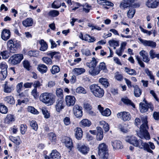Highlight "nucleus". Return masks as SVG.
I'll use <instances>...</instances> for the list:
<instances>
[{
    "mask_svg": "<svg viewBox=\"0 0 159 159\" xmlns=\"http://www.w3.org/2000/svg\"><path fill=\"white\" fill-rule=\"evenodd\" d=\"M159 0H148L146 2V5L149 8H155L158 5Z\"/></svg>",
    "mask_w": 159,
    "mask_h": 159,
    "instance_id": "18",
    "label": "nucleus"
},
{
    "mask_svg": "<svg viewBox=\"0 0 159 159\" xmlns=\"http://www.w3.org/2000/svg\"><path fill=\"white\" fill-rule=\"evenodd\" d=\"M144 71L147 75L149 77L150 79L152 80L153 81L154 80V78L153 76L152 73L151 71L149 70L148 68H146L145 69Z\"/></svg>",
    "mask_w": 159,
    "mask_h": 159,
    "instance_id": "50",
    "label": "nucleus"
},
{
    "mask_svg": "<svg viewBox=\"0 0 159 159\" xmlns=\"http://www.w3.org/2000/svg\"><path fill=\"white\" fill-rule=\"evenodd\" d=\"M10 140L17 145H19L20 143V140L18 137H10Z\"/></svg>",
    "mask_w": 159,
    "mask_h": 159,
    "instance_id": "42",
    "label": "nucleus"
},
{
    "mask_svg": "<svg viewBox=\"0 0 159 159\" xmlns=\"http://www.w3.org/2000/svg\"><path fill=\"white\" fill-rule=\"evenodd\" d=\"M0 54L2 56L3 59H7L10 56V53L7 51L1 52Z\"/></svg>",
    "mask_w": 159,
    "mask_h": 159,
    "instance_id": "58",
    "label": "nucleus"
},
{
    "mask_svg": "<svg viewBox=\"0 0 159 159\" xmlns=\"http://www.w3.org/2000/svg\"><path fill=\"white\" fill-rule=\"evenodd\" d=\"M116 116L118 118L121 119L124 121H128L131 118L130 113L124 111L118 113L116 114Z\"/></svg>",
    "mask_w": 159,
    "mask_h": 159,
    "instance_id": "9",
    "label": "nucleus"
},
{
    "mask_svg": "<svg viewBox=\"0 0 159 159\" xmlns=\"http://www.w3.org/2000/svg\"><path fill=\"white\" fill-rule=\"evenodd\" d=\"M23 58L22 54H15L10 57L8 60L9 63L12 65H15L20 63Z\"/></svg>",
    "mask_w": 159,
    "mask_h": 159,
    "instance_id": "7",
    "label": "nucleus"
},
{
    "mask_svg": "<svg viewBox=\"0 0 159 159\" xmlns=\"http://www.w3.org/2000/svg\"><path fill=\"white\" fill-rule=\"evenodd\" d=\"M56 94L58 97L63 98V90L60 88H57L56 91Z\"/></svg>",
    "mask_w": 159,
    "mask_h": 159,
    "instance_id": "49",
    "label": "nucleus"
},
{
    "mask_svg": "<svg viewBox=\"0 0 159 159\" xmlns=\"http://www.w3.org/2000/svg\"><path fill=\"white\" fill-rule=\"evenodd\" d=\"M33 20L30 18H28L22 22L23 25L25 27H29L32 25Z\"/></svg>",
    "mask_w": 159,
    "mask_h": 159,
    "instance_id": "25",
    "label": "nucleus"
},
{
    "mask_svg": "<svg viewBox=\"0 0 159 159\" xmlns=\"http://www.w3.org/2000/svg\"><path fill=\"white\" fill-rule=\"evenodd\" d=\"M75 136L78 139H81L82 137L83 132L81 128L77 127L75 129Z\"/></svg>",
    "mask_w": 159,
    "mask_h": 159,
    "instance_id": "24",
    "label": "nucleus"
},
{
    "mask_svg": "<svg viewBox=\"0 0 159 159\" xmlns=\"http://www.w3.org/2000/svg\"><path fill=\"white\" fill-rule=\"evenodd\" d=\"M142 120L143 123L140 126V132L137 133V135L141 139L149 140L150 139V136L147 130L148 128L147 117L142 118Z\"/></svg>",
    "mask_w": 159,
    "mask_h": 159,
    "instance_id": "2",
    "label": "nucleus"
},
{
    "mask_svg": "<svg viewBox=\"0 0 159 159\" xmlns=\"http://www.w3.org/2000/svg\"><path fill=\"white\" fill-rule=\"evenodd\" d=\"M77 148L80 152L84 155L87 154L89 151V147L84 144H78Z\"/></svg>",
    "mask_w": 159,
    "mask_h": 159,
    "instance_id": "16",
    "label": "nucleus"
},
{
    "mask_svg": "<svg viewBox=\"0 0 159 159\" xmlns=\"http://www.w3.org/2000/svg\"><path fill=\"white\" fill-rule=\"evenodd\" d=\"M84 40L89 43H93L95 41L96 39L94 37L91 36L89 35L86 34L84 35Z\"/></svg>",
    "mask_w": 159,
    "mask_h": 159,
    "instance_id": "36",
    "label": "nucleus"
},
{
    "mask_svg": "<svg viewBox=\"0 0 159 159\" xmlns=\"http://www.w3.org/2000/svg\"><path fill=\"white\" fill-rule=\"evenodd\" d=\"M99 70L98 69V67L89 69V74L93 76L96 75L100 73Z\"/></svg>",
    "mask_w": 159,
    "mask_h": 159,
    "instance_id": "29",
    "label": "nucleus"
},
{
    "mask_svg": "<svg viewBox=\"0 0 159 159\" xmlns=\"http://www.w3.org/2000/svg\"><path fill=\"white\" fill-rule=\"evenodd\" d=\"M15 119L14 116L11 114H8L5 119V122L6 123L10 124Z\"/></svg>",
    "mask_w": 159,
    "mask_h": 159,
    "instance_id": "32",
    "label": "nucleus"
},
{
    "mask_svg": "<svg viewBox=\"0 0 159 159\" xmlns=\"http://www.w3.org/2000/svg\"><path fill=\"white\" fill-rule=\"evenodd\" d=\"M10 36V32L9 30L4 29L2 30L1 37L3 40L6 41L9 39Z\"/></svg>",
    "mask_w": 159,
    "mask_h": 159,
    "instance_id": "19",
    "label": "nucleus"
},
{
    "mask_svg": "<svg viewBox=\"0 0 159 159\" xmlns=\"http://www.w3.org/2000/svg\"><path fill=\"white\" fill-rule=\"evenodd\" d=\"M73 112L77 118H81L83 115L82 107L78 105H75L73 107Z\"/></svg>",
    "mask_w": 159,
    "mask_h": 159,
    "instance_id": "12",
    "label": "nucleus"
},
{
    "mask_svg": "<svg viewBox=\"0 0 159 159\" xmlns=\"http://www.w3.org/2000/svg\"><path fill=\"white\" fill-rule=\"evenodd\" d=\"M111 111L108 108H106L102 112V115L103 116H109L111 115Z\"/></svg>",
    "mask_w": 159,
    "mask_h": 159,
    "instance_id": "57",
    "label": "nucleus"
},
{
    "mask_svg": "<svg viewBox=\"0 0 159 159\" xmlns=\"http://www.w3.org/2000/svg\"><path fill=\"white\" fill-rule=\"evenodd\" d=\"M63 102V99L62 98H59L57 100L55 107L57 112H60L64 108L65 104Z\"/></svg>",
    "mask_w": 159,
    "mask_h": 159,
    "instance_id": "11",
    "label": "nucleus"
},
{
    "mask_svg": "<svg viewBox=\"0 0 159 159\" xmlns=\"http://www.w3.org/2000/svg\"><path fill=\"white\" fill-rule=\"evenodd\" d=\"M138 39L145 46L153 48H156L157 44L155 42L152 40H144L141 38H139Z\"/></svg>",
    "mask_w": 159,
    "mask_h": 159,
    "instance_id": "10",
    "label": "nucleus"
},
{
    "mask_svg": "<svg viewBox=\"0 0 159 159\" xmlns=\"http://www.w3.org/2000/svg\"><path fill=\"white\" fill-rule=\"evenodd\" d=\"M121 101L125 104L131 105L132 107H135L134 103L131 102V101L127 98H122L121 99Z\"/></svg>",
    "mask_w": 159,
    "mask_h": 159,
    "instance_id": "46",
    "label": "nucleus"
},
{
    "mask_svg": "<svg viewBox=\"0 0 159 159\" xmlns=\"http://www.w3.org/2000/svg\"><path fill=\"white\" fill-rule=\"evenodd\" d=\"M62 142L65 143V146L69 150L71 151L73 148V143L72 140L69 137H65L63 138Z\"/></svg>",
    "mask_w": 159,
    "mask_h": 159,
    "instance_id": "13",
    "label": "nucleus"
},
{
    "mask_svg": "<svg viewBox=\"0 0 159 159\" xmlns=\"http://www.w3.org/2000/svg\"><path fill=\"white\" fill-rule=\"evenodd\" d=\"M39 43L40 44L41 47L40 50L42 51H46L48 47V44L43 39H42L39 41Z\"/></svg>",
    "mask_w": 159,
    "mask_h": 159,
    "instance_id": "27",
    "label": "nucleus"
},
{
    "mask_svg": "<svg viewBox=\"0 0 159 159\" xmlns=\"http://www.w3.org/2000/svg\"><path fill=\"white\" fill-rule=\"evenodd\" d=\"M99 82L105 88L107 87L109 85L107 80L105 78H102L99 79Z\"/></svg>",
    "mask_w": 159,
    "mask_h": 159,
    "instance_id": "37",
    "label": "nucleus"
},
{
    "mask_svg": "<svg viewBox=\"0 0 159 159\" xmlns=\"http://www.w3.org/2000/svg\"><path fill=\"white\" fill-rule=\"evenodd\" d=\"M73 71L75 74L79 75L84 73L85 70L83 68H75L73 69Z\"/></svg>",
    "mask_w": 159,
    "mask_h": 159,
    "instance_id": "33",
    "label": "nucleus"
},
{
    "mask_svg": "<svg viewBox=\"0 0 159 159\" xmlns=\"http://www.w3.org/2000/svg\"><path fill=\"white\" fill-rule=\"evenodd\" d=\"M139 108L141 112L144 113L147 112L149 108L152 111L153 110L152 105L151 103H148L144 98L143 102H140L139 104Z\"/></svg>",
    "mask_w": 159,
    "mask_h": 159,
    "instance_id": "8",
    "label": "nucleus"
},
{
    "mask_svg": "<svg viewBox=\"0 0 159 159\" xmlns=\"http://www.w3.org/2000/svg\"><path fill=\"white\" fill-rule=\"evenodd\" d=\"M52 8H58L61 6V3L59 0L54 1L52 4Z\"/></svg>",
    "mask_w": 159,
    "mask_h": 159,
    "instance_id": "52",
    "label": "nucleus"
},
{
    "mask_svg": "<svg viewBox=\"0 0 159 159\" xmlns=\"http://www.w3.org/2000/svg\"><path fill=\"white\" fill-rule=\"evenodd\" d=\"M51 58H50L48 57H43L42 58L43 61L47 65H52V61Z\"/></svg>",
    "mask_w": 159,
    "mask_h": 159,
    "instance_id": "48",
    "label": "nucleus"
},
{
    "mask_svg": "<svg viewBox=\"0 0 159 159\" xmlns=\"http://www.w3.org/2000/svg\"><path fill=\"white\" fill-rule=\"evenodd\" d=\"M4 101L7 103L10 104H14L15 103V100L13 97L12 96H8L5 97Z\"/></svg>",
    "mask_w": 159,
    "mask_h": 159,
    "instance_id": "30",
    "label": "nucleus"
},
{
    "mask_svg": "<svg viewBox=\"0 0 159 159\" xmlns=\"http://www.w3.org/2000/svg\"><path fill=\"white\" fill-rule=\"evenodd\" d=\"M134 2V0H123L120 3V7L122 9H125L130 7Z\"/></svg>",
    "mask_w": 159,
    "mask_h": 159,
    "instance_id": "14",
    "label": "nucleus"
},
{
    "mask_svg": "<svg viewBox=\"0 0 159 159\" xmlns=\"http://www.w3.org/2000/svg\"><path fill=\"white\" fill-rule=\"evenodd\" d=\"M80 124L82 127H89L91 125V122L87 119H84L80 121Z\"/></svg>",
    "mask_w": 159,
    "mask_h": 159,
    "instance_id": "31",
    "label": "nucleus"
},
{
    "mask_svg": "<svg viewBox=\"0 0 159 159\" xmlns=\"http://www.w3.org/2000/svg\"><path fill=\"white\" fill-rule=\"evenodd\" d=\"M100 124L101 125H103V127L105 132H107L109 131V127L107 123L104 121H100Z\"/></svg>",
    "mask_w": 159,
    "mask_h": 159,
    "instance_id": "39",
    "label": "nucleus"
},
{
    "mask_svg": "<svg viewBox=\"0 0 159 159\" xmlns=\"http://www.w3.org/2000/svg\"><path fill=\"white\" fill-rule=\"evenodd\" d=\"M23 83L21 82L18 83L16 85V89L17 93H20L21 91V89L22 87Z\"/></svg>",
    "mask_w": 159,
    "mask_h": 159,
    "instance_id": "63",
    "label": "nucleus"
},
{
    "mask_svg": "<svg viewBox=\"0 0 159 159\" xmlns=\"http://www.w3.org/2000/svg\"><path fill=\"white\" fill-rule=\"evenodd\" d=\"M81 52L83 54L86 56H89L91 55L90 52L88 49H82L81 50Z\"/></svg>",
    "mask_w": 159,
    "mask_h": 159,
    "instance_id": "60",
    "label": "nucleus"
},
{
    "mask_svg": "<svg viewBox=\"0 0 159 159\" xmlns=\"http://www.w3.org/2000/svg\"><path fill=\"white\" fill-rule=\"evenodd\" d=\"M23 62L24 67L28 70H30L31 68L30 62L27 60H25Z\"/></svg>",
    "mask_w": 159,
    "mask_h": 159,
    "instance_id": "51",
    "label": "nucleus"
},
{
    "mask_svg": "<svg viewBox=\"0 0 159 159\" xmlns=\"http://www.w3.org/2000/svg\"><path fill=\"white\" fill-rule=\"evenodd\" d=\"M76 93L79 94H85L87 93L86 90L82 86L77 87L76 89Z\"/></svg>",
    "mask_w": 159,
    "mask_h": 159,
    "instance_id": "38",
    "label": "nucleus"
},
{
    "mask_svg": "<svg viewBox=\"0 0 159 159\" xmlns=\"http://www.w3.org/2000/svg\"><path fill=\"white\" fill-rule=\"evenodd\" d=\"M91 7L87 4H85L83 8V11L85 13H88L91 9Z\"/></svg>",
    "mask_w": 159,
    "mask_h": 159,
    "instance_id": "62",
    "label": "nucleus"
},
{
    "mask_svg": "<svg viewBox=\"0 0 159 159\" xmlns=\"http://www.w3.org/2000/svg\"><path fill=\"white\" fill-rule=\"evenodd\" d=\"M7 68L8 66L6 62H3L0 63V68L3 70L1 72L3 79H4L7 76Z\"/></svg>",
    "mask_w": 159,
    "mask_h": 159,
    "instance_id": "17",
    "label": "nucleus"
},
{
    "mask_svg": "<svg viewBox=\"0 0 159 159\" xmlns=\"http://www.w3.org/2000/svg\"><path fill=\"white\" fill-rule=\"evenodd\" d=\"M97 67L99 70L100 72L101 70H102L105 72H107L108 71L106 67L105 63L103 62L100 63L98 66Z\"/></svg>",
    "mask_w": 159,
    "mask_h": 159,
    "instance_id": "41",
    "label": "nucleus"
},
{
    "mask_svg": "<svg viewBox=\"0 0 159 159\" xmlns=\"http://www.w3.org/2000/svg\"><path fill=\"white\" fill-rule=\"evenodd\" d=\"M125 140L126 142L129 143L134 146L138 147L140 148H143L147 152L152 153L153 151L152 149H154L155 146L153 143L149 142L148 143H144L141 140H138L134 136H128L126 137Z\"/></svg>",
    "mask_w": 159,
    "mask_h": 159,
    "instance_id": "1",
    "label": "nucleus"
},
{
    "mask_svg": "<svg viewBox=\"0 0 159 159\" xmlns=\"http://www.w3.org/2000/svg\"><path fill=\"white\" fill-rule=\"evenodd\" d=\"M60 69L57 65H54L52 67L51 71L53 74H55L59 72Z\"/></svg>",
    "mask_w": 159,
    "mask_h": 159,
    "instance_id": "43",
    "label": "nucleus"
},
{
    "mask_svg": "<svg viewBox=\"0 0 159 159\" xmlns=\"http://www.w3.org/2000/svg\"><path fill=\"white\" fill-rule=\"evenodd\" d=\"M8 111L6 107L2 103L0 104V112L3 114H6Z\"/></svg>",
    "mask_w": 159,
    "mask_h": 159,
    "instance_id": "47",
    "label": "nucleus"
},
{
    "mask_svg": "<svg viewBox=\"0 0 159 159\" xmlns=\"http://www.w3.org/2000/svg\"><path fill=\"white\" fill-rule=\"evenodd\" d=\"M125 71L128 74L130 75H136V72L133 69L128 68L127 67H125Z\"/></svg>",
    "mask_w": 159,
    "mask_h": 159,
    "instance_id": "40",
    "label": "nucleus"
},
{
    "mask_svg": "<svg viewBox=\"0 0 159 159\" xmlns=\"http://www.w3.org/2000/svg\"><path fill=\"white\" fill-rule=\"evenodd\" d=\"M98 155L101 159H107L108 153L107 152V146L104 143L100 144L98 147Z\"/></svg>",
    "mask_w": 159,
    "mask_h": 159,
    "instance_id": "5",
    "label": "nucleus"
},
{
    "mask_svg": "<svg viewBox=\"0 0 159 159\" xmlns=\"http://www.w3.org/2000/svg\"><path fill=\"white\" fill-rule=\"evenodd\" d=\"M12 89L11 87L9 86L7 84H5V86L4 88V91L5 93H10Z\"/></svg>",
    "mask_w": 159,
    "mask_h": 159,
    "instance_id": "61",
    "label": "nucleus"
},
{
    "mask_svg": "<svg viewBox=\"0 0 159 159\" xmlns=\"http://www.w3.org/2000/svg\"><path fill=\"white\" fill-rule=\"evenodd\" d=\"M30 125L32 128L35 131L38 129V126L36 122L34 120H32L30 122Z\"/></svg>",
    "mask_w": 159,
    "mask_h": 159,
    "instance_id": "56",
    "label": "nucleus"
},
{
    "mask_svg": "<svg viewBox=\"0 0 159 159\" xmlns=\"http://www.w3.org/2000/svg\"><path fill=\"white\" fill-rule=\"evenodd\" d=\"M139 54L143 57V61L146 63H148L150 61L148 53L145 51L143 50L139 52Z\"/></svg>",
    "mask_w": 159,
    "mask_h": 159,
    "instance_id": "23",
    "label": "nucleus"
},
{
    "mask_svg": "<svg viewBox=\"0 0 159 159\" xmlns=\"http://www.w3.org/2000/svg\"><path fill=\"white\" fill-rule=\"evenodd\" d=\"M28 111L34 114H38L39 113V112L37 110L32 106H29L28 107Z\"/></svg>",
    "mask_w": 159,
    "mask_h": 159,
    "instance_id": "53",
    "label": "nucleus"
},
{
    "mask_svg": "<svg viewBox=\"0 0 159 159\" xmlns=\"http://www.w3.org/2000/svg\"><path fill=\"white\" fill-rule=\"evenodd\" d=\"M59 14V11L55 10H51L48 13L49 16L55 17L57 16Z\"/></svg>",
    "mask_w": 159,
    "mask_h": 159,
    "instance_id": "45",
    "label": "nucleus"
},
{
    "mask_svg": "<svg viewBox=\"0 0 159 159\" xmlns=\"http://www.w3.org/2000/svg\"><path fill=\"white\" fill-rule=\"evenodd\" d=\"M135 10L134 8H130L127 12L128 16L130 18H132L135 13Z\"/></svg>",
    "mask_w": 159,
    "mask_h": 159,
    "instance_id": "44",
    "label": "nucleus"
},
{
    "mask_svg": "<svg viewBox=\"0 0 159 159\" xmlns=\"http://www.w3.org/2000/svg\"><path fill=\"white\" fill-rule=\"evenodd\" d=\"M50 159H61V155L56 150H53L50 154Z\"/></svg>",
    "mask_w": 159,
    "mask_h": 159,
    "instance_id": "22",
    "label": "nucleus"
},
{
    "mask_svg": "<svg viewBox=\"0 0 159 159\" xmlns=\"http://www.w3.org/2000/svg\"><path fill=\"white\" fill-rule=\"evenodd\" d=\"M47 55L48 56H50L51 59H53V57L57 60L59 59L61 57V55L59 52H48L47 53Z\"/></svg>",
    "mask_w": 159,
    "mask_h": 159,
    "instance_id": "21",
    "label": "nucleus"
},
{
    "mask_svg": "<svg viewBox=\"0 0 159 159\" xmlns=\"http://www.w3.org/2000/svg\"><path fill=\"white\" fill-rule=\"evenodd\" d=\"M109 43L111 46H119V43L118 42L116 41H115L114 40H110L109 41Z\"/></svg>",
    "mask_w": 159,
    "mask_h": 159,
    "instance_id": "64",
    "label": "nucleus"
},
{
    "mask_svg": "<svg viewBox=\"0 0 159 159\" xmlns=\"http://www.w3.org/2000/svg\"><path fill=\"white\" fill-rule=\"evenodd\" d=\"M133 87L134 89V96L136 97H139L142 93L141 90L138 85L133 86Z\"/></svg>",
    "mask_w": 159,
    "mask_h": 159,
    "instance_id": "34",
    "label": "nucleus"
},
{
    "mask_svg": "<svg viewBox=\"0 0 159 159\" xmlns=\"http://www.w3.org/2000/svg\"><path fill=\"white\" fill-rule=\"evenodd\" d=\"M42 111L45 118L48 119L50 117V113L47 109L46 108L42 109Z\"/></svg>",
    "mask_w": 159,
    "mask_h": 159,
    "instance_id": "54",
    "label": "nucleus"
},
{
    "mask_svg": "<svg viewBox=\"0 0 159 159\" xmlns=\"http://www.w3.org/2000/svg\"><path fill=\"white\" fill-rule=\"evenodd\" d=\"M97 133L96 134V139L97 140H101L103 137V132L102 129L100 127H97Z\"/></svg>",
    "mask_w": 159,
    "mask_h": 159,
    "instance_id": "20",
    "label": "nucleus"
},
{
    "mask_svg": "<svg viewBox=\"0 0 159 159\" xmlns=\"http://www.w3.org/2000/svg\"><path fill=\"white\" fill-rule=\"evenodd\" d=\"M39 51H30L28 52V55L30 57H37L39 56Z\"/></svg>",
    "mask_w": 159,
    "mask_h": 159,
    "instance_id": "55",
    "label": "nucleus"
},
{
    "mask_svg": "<svg viewBox=\"0 0 159 159\" xmlns=\"http://www.w3.org/2000/svg\"><path fill=\"white\" fill-rule=\"evenodd\" d=\"M37 70L41 73L43 74L46 72L48 70V67L44 64H40L38 66Z\"/></svg>",
    "mask_w": 159,
    "mask_h": 159,
    "instance_id": "28",
    "label": "nucleus"
},
{
    "mask_svg": "<svg viewBox=\"0 0 159 159\" xmlns=\"http://www.w3.org/2000/svg\"><path fill=\"white\" fill-rule=\"evenodd\" d=\"M27 127L26 125L22 124L20 126V130L21 133L24 134L26 131Z\"/></svg>",
    "mask_w": 159,
    "mask_h": 159,
    "instance_id": "59",
    "label": "nucleus"
},
{
    "mask_svg": "<svg viewBox=\"0 0 159 159\" xmlns=\"http://www.w3.org/2000/svg\"><path fill=\"white\" fill-rule=\"evenodd\" d=\"M55 96L51 93H44L40 96V100L43 102L48 105H52L55 102Z\"/></svg>",
    "mask_w": 159,
    "mask_h": 159,
    "instance_id": "3",
    "label": "nucleus"
},
{
    "mask_svg": "<svg viewBox=\"0 0 159 159\" xmlns=\"http://www.w3.org/2000/svg\"><path fill=\"white\" fill-rule=\"evenodd\" d=\"M98 62L94 57H93L91 61L88 63L87 66L89 67V69L92 68L96 67Z\"/></svg>",
    "mask_w": 159,
    "mask_h": 159,
    "instance_id": "35",
    "label": "nucleus"
},
{
    "mask_svg": "<svg viewBox=\"0 0 159 159\" xmlns=\"http://www.w3.org/2000/svg\"><path fill=\"white\" fill-rule=\"evenodd\" d=\"M89 89L91 92L95 97L100 98L104 95L103 89L95 84L90 85Z\"/></svg>",
    "mask_w": 159,
    "mask_h": 159,
    "instance_id": "4",
    "label": "nucleus"
},
{
    "mask_svg": "<svg viewBox=\"0 0 159 159\" xmlns=\"http://www.w3.org/2000/svg\"><path fill=\"white\" fill-rule=\"evenodd\" d=\"M65 99L66 104L68 107L73 106L76 100L74 96L70 95L66 96L65 97Z\"/></svg>",
    "mask_w": 159,
    "mask_h": 159,
    "instance_id": "15",
    "label": "nucleus"
},
{
    "mask_svg": "<svg viewBox=\"0 0 159 159\" xmlns=\"http://www.w3.org/2000/svg\"><path fill=\"white\" fill-rule=\"evenodd\" d=\"M113 148L115 149H120L123 148L121 145V142L118 140H115L111 142Z\"/></svg>",
    "mask_w": 159,
    "mask_h": 159,
    "instance_id": "26",
    "label": "nucleus"
},
{
    "mask_svg": "<svg viewBox=\"0 0 159 159\" xmlns=\"http://www.w3.org/2000/svg\"><path fill=\"white\" fill-rule=\"evenodd\" d=\"M7 46L10 52L14 53L16 52L17 48L20 47V43L11 39L7 42Z\"/></svg>",
    "mask_w": 159,
    "mask_h": 159,
    "instance_id": "6",
    "label": "nucleus"
}]
</instances>
